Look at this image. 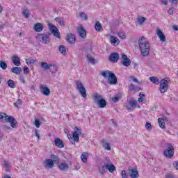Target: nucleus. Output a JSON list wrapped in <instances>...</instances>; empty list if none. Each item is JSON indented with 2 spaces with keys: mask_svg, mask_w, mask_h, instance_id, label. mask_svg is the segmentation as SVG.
<instances>
[{
  "mask_svg": "<svg viewBox=\"0 0 178 178\" xmlns=\"http://www.w3.org/2000/svg\"><path fill=\"white\" fill-rule=\"evenodd\" d=\"M40 92L46 97H49L51 95V90L45 85H40Z\"/></svg>",
  "mask_w": 178,
  "mask_h": 178,
  "instance_id": "4468645a",
  "label": "nucleus"
},
{
  "mask_svg": "<svg viewBox=\"0 0 178 178\" xmlns=\"http://www.w3.org/2000/svg\"><path fill=\"white\" fill-rule=\"evenodd\" d=\"M59 51L60 52V54H62V55H66V47H65V46L63 45H60L59 47Z\"/></svg>",
  "mask_w": 178,
  "mask_h": 178,
  "instance_id": "c9c22d12",
  "label": "nucleus"
},
{
  "mask_svg": "<svg viewBox=\"0 0 178 178\" xmlns=\"http://www.w3.org/2000/svg\"><path fill=\"white\" fill-rule=\"evenodd\" d=\"M143 97H140V98H138V102H143Z\"/></svg>",
  "mask_w": 178,
  "mask_h": 178,
  "instance_id": "774afa93",
  "label": "nucleus"
},
{
  "mask_svg": "<svg viewBox=\"0 0 178 178\" xmlns=\"http://www.w3.org/2000/svg\"><path fill=\"white\" fill-rule=\"evenodd\" d=\"M49 29L51 33L54 34V37H56V38H60V33L56 26L52 24H49Z\"/></svg>",
  "mask_w": 178,
  "mask_h": 178,
  "instance_id": "1a4fd4ad",
  "label": "nucleus"
},
{
  "mask_svg": "<svg viewBox=\"0 0 178 178\" xmlns=\"http://www.w3.org/2000/svg\"><path fill=\"white\" fill-rule=\"evenodd\" d=\"M88 158V152H83L81 156V159L84 163L87 162V159Z\"/></svg>",
  "mask_w": 178,
  "mask_h": 178,
  "instance_id": "7c9ffc66",
  "label": "nucleus"
},
{
  "mask_svg": "<svg viewBox=\"0 0 178 178\" xmlns=\"http://www.w3.org/2000/svg\"><path fill=\"white\" fill-rule=\"evenodd\" d=\"M23 16L25 17L29 18V10H24L22 13Z\"/></svg>",
  "mask_w": 178,
  "mask_h": 178,
  "instance_id": "3c124183",
  "label": "nucleus"
},
{
  "mask_svg": "<svg viewBox=\"0 0 178 178\" xmlns=\"http://www.w3.org/2000/svg\"><path fill=\"white\" fill-rule=\"evenodd\" d=\"M34 30L36 33H41L44 30V25L41 23H37L34 25Z\"/></svg>",
  "mask_w": 178,
  "mask_h": 178,
  "instance_id": "412c9836",
  "label": "nucleus"
},
{
  "mask_svg": "<svg viewBox=\"0 0 178 178\" xmlns=\"http://www.w3.org/2000/svg\"><path fill=\"white\" fill-rule=\"evenodd\" d=\"M79 134H77V132H73L72 136V135H67V137L70 140V141H71L72 144L74 145L76 144V143H79V140H80V137L79 136Z\"/></svg>",
  "mask_w": 178,
  "mask_h": 178,
  "instance_id": "9b49d317",
  "label": "nucleus"
},
{
  "mask_svg": "<svg viewBox=\"0 0 178 178\" xmlns=\"http://www.w3.org/2000/svg\"><path fill=\"white\" fill-rule=\"evenodd\" d=\"M58 24L60 26H65V22H63V20L58 21Z\"/></svg>",
  "mask_w": 178,
  "mask_h": 178,
  "instance_id": "680f3d73",
  "label": "nucleus"
},
{
  "mask_svg": "<svg viewBox=\"0 0 178 178\" xmlns=\"http://www.w3.org/2000/svg\"><path fill=\"white\" fill-rule=\"evenodd\" d=\"M19 80H20L21 83H22L23 84L26 83V81L24 80V76H19Z\"/></svg>",
  "mask_w": 178,
  "mask_h": 178,
  "instance_id": "13d9d810",
  "label": "nucleus"
},
{
  "mask_svg": "<svg viewBox=\"0 0 178 178\" xmlns=\"http://www.w3.org/2000/svg\"><path fill=\"white\" fill-rule=\"evenodd\" d=\"M76 89L81 94V97L83 98H87V91H86V88H84V86H83V83L80 81H76Z\"/></svg>",
  "mask_w": 178,
  "mask_h": 178,
  "instance_id": "0eeeda50",
  "label": "nucleus"
},
{
  "mask_svg": "<svg viewBox=\"0 0 178 178\" xmlns=\"http://www.w3.org/2000/svg\"><path fill=\"white\" fill-rule=\"evenodd\" d=\"M67 41H68L69 44H74L76 42V38L74 35L70 33L67 36Z\"/></svg>",
  "mask_w": 178,
  "mask_h": 178,
  "instance_id": "b1692460",
  "label": "nucleus"
},
{
  "mask_svg": "<svg viewBox=\"0 0 178 178\" xmlns=\"http://www.w3.org/2000/svg\"><path fill=\"white\" fill-rule=\"evenodd\" d=\"M172 29L175 30V31H178V26L177 25H174L172 26Z\"/></svg>",
  "mask_w": 178,
  "mask_h": 178,
  "instance_id": "e2e57ef3",
  "label": "nucleus"
},
{
  "mask_svg": "<svg viewBox=\"0 0 178 178\" xmlns=\"http://www.w3.org/2000/svg\"><path fill=\"white\" fill-rule=\"evenodd\" d=\"M104 98H102V95H99V93H95L93 95V101L95 102V104H97L99 102V101H101V99H103Z\"/></svg>",
  "mask_w": 178,
  "mask_h": 178,
  "instance_id": "5701e85b",
  "label": "nucleus"
},
{
  "mask_svg": "<svg viewBox=\"0 0 178 178\" xmlns=\"http://www.w3.org/2000/svg\"><path fill=\"white\" fill-rule=\"evenodd\" d=\"M118 37H120V38H121L122 40H126V33L119 32Z\"/></svg>",
  "mask_w": 178,
  "mask_h": 178,
  "instance_id": "ea45409f",
  "label": "nucleus"
},
{
  "mask_svg": "<svg viewBox=\"0 0 178 178\" xmlns=\"http://www.w3.org/2000/svg\"><path fill=\"white\" fill-rule=\"evenodd\" d=\"M99 173L101 176H104L106 175V172H110V173H113V172L116 171V167L113 165V163L111 161L109 158H106L99 165L98 167Z\"/></svg>",
  "mask_w": 178,
  "mask_h": 178,
  "instance_id": "f257e3e1",
  "label": "nucleus"
},
{
  "mask_svg": "<svg viewBox=\"0 0 178 178\" xmlns=\"http://www.w3.org/2000/svg\"><path fill=\"white\" fill-rule=\"evenodd\" d=\"M157 36L160 39V41L162 42H165L166 41V37L165 36V34H163V32L161 29L157 30Z\"/></svg>",
  "mask_w": 178,
  "mask_h": 178,
  "instance_id": "aec40b11",
  "label": "nucleus"
},
{
  "mask_svg": "<svg viewBox=\"0 0 178 178\" xmlns=\"http://www.w3.org/2000/svg\"><path fill=\"white\" fill-rule=\"evenodd\" d=\"M12 61L15 66H20L22 65V63H20V58L17 56H13Z\"/></svg>",
  "mask_w": 178,
  "mask_h": 178,
  "instance_id": "4be33fe9",
  "label": "nucleus"
},
{
  "mask_svg": "<svg viewBox=\"0 0 178 178\" xmlns=\"http://www.w3.org/2000/svg\"><path fill=\"white\" fill-rule=\"evenodd\" d=\"M163 155L164 156H165V158H168V159H171V158H173L175 155V147H173L172 143L168 144V148L164 149Z\"/></svg>",
  "mask_w": 178,
  "mask_h": 178,
  "instance_id": "423d86ee",
  "label": "nucleus"
},
{
  "mask_svg": "<svg viewBox=\"0 0 178 178\" xmlns=\"http://www.w3.org/2000/svg\"><path fill=\"white\" fill-rule=\"evenodd\" d=\"M78 34H79L80 37L82 38H86L87 37V32L86 31V29L83 26H80L78 28Z\"/></svg>",
  "mask_w": 178,
  "mask_h": 178,
  "instance_id": "a211bd4d",
  "label": "nucleus"
},
{
  "mask_svg": "<svg viewBox=\"0 0 178 178\" xmlns=\"http://www.w3.org/2000/svg\"><path fill=\"white\" fill-rule=\"evenodd\" d=\"M2 137H3V133H2V131H0V141L1 140H2Z\"/></svg>",
  "mask_w": 178,
  "mask_h": 178,
  "instance_id": "338daca9",
  "label": "nucleus"
},
{
  "mask_svg": "<svg viewBox=\"0 0 178 178\" xmlns=\"http://www.w3.org/2000/svg\"><path fill=\"white\" fill-rule=\"evenodd\" d=\"M35 62V59H31V60H29V63H30V65H33Z\"/></svg>",
  "mask_w": 178,
  "mask_h": 178,
  "instance_id": "0e129e2a",
  "label": "nucleus"
},
{
  "mask_svg": "<svg viewBox=\"0 0 178 178\" xmlns=\"http://www.w3.org/2000/svg\"><path fill=\"white\" fill-rule=\"evenodd\" d=\"M103 147L107 151H111V145L109 143L105 142V140H103Z\"/></svg>",
  "mask_w": 178,
  "mask_h": 178,
  "instance_id": "72a5a7b5",
  "label": "nucleus"
},
{
  "mask_svg": "<svg viewBox=\"0 0 178 178\" xmlns=\"http://www.w3.org/2000/svg\"><path fill=\"white\" fill-rule=\"evenodd\" d=\"M58 168L60 169V170H68L69 164L66 163H61L58 165Z\"/></svg>",
  "mask_w": 178,
  "mask_h": 178,
  "instance_id": "393cba45",
  "label": "nucleus"
},
{
  "mask_svg": "<svg viewBox=\"0 0 178 178\" xmlns=\"http://www.w3.org/2000/svg\"><path fill=\"white\" fill-rule=\"evenodd\" d=\"M96 104L99 108H105V106H106V100H105V99H102L98 103H96Z\"/></svg>",
  "mask_w": 178,
  "mask_h": 178,
  "instance_id": "a878e982",
  "label": "nucleus"
},
{
  "mask_svg": "<svg viewBox=\"0 0 178 178\" xmlns=\"http://www.w3.org/2000/svg\"><path fill=\"white\" fill-rule=\"evenodd\" d=\"M0 67L2 70H6L8 69V64L3 61H0Z\"/></svg>",
  "mask_w": 178,
  "mask_h": 178,
  "instance_id": "e433bc0d",
  "label": "nucleus"
},
{
  "mask_svg": "<svg viewBox=\"0 0 178 178\" xmlns=\"http://www.w3.org/2000/svg\"><path fill=\"white\" fill-rule=\"evenodd\" d=\"M12 73H15V74H20L22 73V67H15L11 69Z\"/></svg>",
  "mask_w": 178,
  "mask_h": 178,
  "instance_id": "bb28decb",
  "label": "nucleus"
},
{
  "mask_svg": "<svg viewBox=\"0 0 178 178\" xmlns=\"http://www.w3.org/2000/svg\"><path fill=\"white\" fill-rule=\"evenodd\" d=\"M110 42L113 45V47H118L120 44V40L119 38L114 35L110 36Z\"/></svg>",
  "mask_w": 178,
  "mask_h": 178,
  "instance_id": "f3484780",
  "label": "nucleus"
},
{
  "mask_svg": "<svg viewBox=\"0 0 178 178\" xmlns=\"http://www.w3.org/2000/svg\"><path fill=\"white\" fill-rule=\"evenodd\" d=\"M43 166L44 168H46L48 169H52V168L54 166V161H52V159H46L43 162Z\"/></svg>",
  "mask_w": 178,
  "mask_h": 178,
  "instance_id": "2eb2a0df",
  "label": "nucleus"
},
{
  "mask_svg": "<svg viewBox=\"0 0 178 178\" xmlns=\"http://www.w3.org/2000/svg\"><path fill=\"white\" fill-rule=\"evenodd\" d=\"M30 71H29V67H24V74H29Z\"/></svg>",
  "mask_w": 178,
  "mask_h": 178,
  "instance_id": "4d7b16f0",
  "label": "nucleus"
},
{
  "mask_svg": "<svg viewBox=\"0 0 178 178\" xmlns=\"http://www.w3.org/2000/svg\"><path fill=\"white\" fill-rule=\"evenodd\" d=\"M80 17H81V19H84V20H87L88 19V17L84 13H81L80 14Z\"/></svg>",
  "mask_w": 178,
  "mask_h": 178,
  "instance_id": "09e8293b",
  "label": "nucleus"
},
{
  "mask_svg": "<svg viewBox=\"0 0 178 178\" xmlns=\"http://www.w3.org/2000/svg\"><path fill=\"white\" fill-rule=\"evenodd\" d=\"M3 130H5V131H8V133H9V131H10V130H12V129L10 128V127L4 124L3 125Z\"/></svg>",
  "mask_w": 178,
  "mask_h": 178,
  "instance_id": "37998d69",
  "label": "nucleus"
},
{
  "mask_svg": "<svg viewBox=\"0 0 178 178\" xmlns=\"http://www.w3.org/2000/svg\"><path fill=\"white\" fill-rule=\"evenodd\" d=\"M54 144L58 148H63V147H65V144H63V141H62V140H60V138H55Z\"/></svg>",
  "mask_w": 178,
  "mask_h": 178,
  "instance_id": "6ab92c4d",
  "label": "nucleus"
},
{
  "mask_svg": "<svg viewBox=\"0 0 178 178\" xmlns=\"http://www.w3.org/2000/svg\"><path fill=\"white\" fill-rule=\"evenodd\" d=\"M3 165H5V168H6V169H9V168H10V165L6 161H3Z\"/></svg>",
  "mask_w": 178,
  "mask_h": 178,
  "instance_id": "6e6d98bb",
  "label": "nucleus"
},
{
  "mask_svg": "<svg viewBox=\"0 0 178 178\" xmlns=\"http://www.w3.org/2000/svg\"><path fill=\"white\" fill-rule=\"evenodd\" d=\"M95 29L96 31H98V32H101L102 31V30H104V29H102V25L101 24V23H99V22H96L95 25Z\"/></svg>",
  "mask_w": 178,
  "mask_h": 178,
  "instance_id": "c85d7f7f",
  "label": "nucleus"
},
{
  "mask_svg": "<svg viewBox=\"0 0 178 178\" xmlns=\"http://www.w3.org/2000/svg\"><path fill=\"white\" fill-rule=\"evenodd\" d=\"M146 19L144 17H138V23L139 24H143V23H144V22H145Z\"/></svg>",
  "mask_w": 178,
  "mask_h": 178,
  "instance_id": "a19ab883",
  "label": "nucleus"
},
{
  "mask_svg": "<svg viewBox=\"0 0 178 178\" xmlns=\"http://www.w3.org/2000/svg\"><path fill=\"white\" fill-rule=\"evenodd\" d=\"M74 133H76V134L80 136L81 134V129L77 127H75Z\"/></svg>",
  "mask_w": 178,
  "mask_h": 178,
  "instance_id": "a18cd8bd",
  "label": "nucleus"
},
{
  "mask_svg": "<svg viewBox=\"0 0 178 178\" xmlns=\"http://www.w3.org/2000/svg\"><path fill=\"white\" fill-rule=\"evenodd\" d=\"M128 172L131 178H138V171L137 169H133V168H129L128 169Z\"/></svg>",
  "mask_w": 178,
  "mask_h": 178,
  "instance_id": "dca6fc26",
  "label": "nucleus"
},
{
  "mask_svg": "<svg viewBox=\"0 0 178 178\" xmlns=\"http://www.w3.org/2000/svg\"><path fill=\"white\" fill-rule=\"evenodd\" d=\"M121 97H122L121 94H118L116 96H115L112 98L113 102H118V101H119V99H120Z\"/></svg>",
  "mask_w": 178,
  "mask_h": 178,
  "instance_id": "58836bf2",
  "label": "nucleus"
},
{
  "mask_svg": "<svg viewBox=\"0 0 178 178\" xmlns=\"http://www.w3.org/2000/svg\"><path fill=\"white\" fill-rule=\"evenodd\" d=\"M129 91H134V90H136V86H134V84H131L129 86Z\"/></svg>",
  "mask_w": 178,
  "mask_h": 178,
  "instance_id": "864d4df0",
  "label": "nucleus"
},
{
  "mask_svg": "<svg viewBox=\"0 0 178 178\" xmlns=\"http://www.w3.org/2000/svg\"><path fill=\"white\" fill-rule=\"evenodd\" d=\"M132 81H134V83H138V79H137V78L133 77Z\"/></svg>",
  "mask_w": 178,
  "mask_h": 178,
  "instance_id": "69168bd1",
  "label": "nucleus"
},
{
  "mask_svg": "<svg viewBox=\"0 0 178 178\" xmlns=\"http://www.w3.org/2000/svg\"><path fill=\"white\" fill-rule=\"evenodd\" d=\"M173 165H174L175 168H176V169H177V170H178V161H175L173 163Z\"/></svg>",
  "mask_w": 178,
  "mask_h": 178,
  "instance_id": "bf43d9fd",
  "label": "nucleus"
},
{
  "mask_svg": "<svg viewBox=\"0 0 178 178\" xmlns=\"http://www.w3.org/2000/svg\"><path fill=\"white\" fill-rule=\"evenodd\" d=\"M104 79H107V81L110 86L118 84V77L115 74L109 70L104 71L100 73Z\"/></svg>",
  "mask_w": 178,
  "mask_h": 178,
  "instance_id": "7ed1b4c3",
  "label": "nucleus"
},
{
  "mask_svg": "<svg viewBox=\"0 0 178 178\" xmlns=\"http://www.w3.org/2000/svg\"><path fill=\"white\" fill-rule=\"evenodd\" d=\"M139 49L140 50L143 56H148L149 55V51L151 49V45L149 42L147 41V39L144 37L139 38L138 40Z\"/></svg>",
  "mask_w": 178,
  "mask_h": 178,
  "instance_id": "f03ea898",
  "label": "nucleus"
},
{
  "mask_svg": "<svg viewBox=\"0 0 178 178\" xmlns=\"http://www.w3.org/2000/svg\"><path fill=\"white\" fill-rule=\"evenodd\" d=\"M121 176L122 178H129V175H127V173H126V170H124L121 171Z\"/></svg>",
  "mask_w": 178,
  "mask_h": 178,
  "instance_id": "c03bdc74",
  "label": "nucleus"
},
{
  "mask_svg": "<svg viewBox=\"0 0 178 178\" xmlns=\"http://www.w3.org/2000/svg\"><path fill=\"white\" fill-rule=\"evenodd\" d=\"M121 64L122 66H125L126 67H129L130 65H131V60L130 58H127V55L124 54H122L121 55Z\"/></svg>",
  "mask_w": 178,
  "mask_h": 178,
  "instance_id": "9d476101",
  "label": "nucleus"
},
{
  "mask_svg": "<svg viewBox=\"0 0 178 178\" xmlns=\"http://www.w3.org/2000/svg\"><path fill=\"white\" fill-rule=\"evenodd\" d=\"M19 105H22V99H18L17 101L14 103V106H16L17 108V106H19Z\"/></svg>",
  "mask_w": 178,
  "mask_h": 178,
  "instance_id": "8fccbe9b",
  "label": "nucleus"
},
{
  "mask_svg": "<svg viewBox=\"0 0 178 178\" xmlns=\"http://www.w3.org/2000/svg\"><path fill=\"white\" fill-rule=\"evenodd\" d=\"M169 83H170V80H168V78H165L160 81L159 90L161 94H165V92L168 91V89L169 88Z\"/></svg>",
  "mask_w": 178,
  "mask_h": 178,
  "instance_id": "39448f33",
  "label": "nucleus"
},
{
  "mask_svg": "<svg viewBox=\"0 0 178 178\" xmlns=\"http://www.w3.org/2000/svg\"><path fill=\"white\" fill-rule=\"evenodd\" d=\"M40 66L42 69H44V70H49V64L44 63V62H41L40 63Z\"/></svg>",
  "mask_w": 178,
  "mask_h": 178,
  "instance_id": "f704fd0d",
  "label": "nucleus"
},
{
  "mask_svg": "<svg viewBox=\"0 0 178 178\" xmlns=\"http://www.w3.org/2000/svg\"><path fill=\"white\" fill-rule=\"evenodd\" d=\"M51 159H53L54 162H59V158L56 156L55 154H51Z\"/></svg>",
  "mask_w": 178,
  "mask_h": 178,
  "instance_id": "49530a36",
  "label": "nucleus"
},
{
  "mask_svg": "<svg viewBox=\"0 0 178 178\" xmlns=\"http://www.w3.org/2000/svg\"><path fill=\"white\" fill-rule=\"evenodd\" d=\"M38 38L41 41L42 44H49V36L47 33H42L38 36Z\"/></svg>",
  "mask_w": 178,
  "mask_h": 178,
  "instance_id": "ddd939ff",
  "label": "nucleus"
},
{
  "mask_svg": "<svg viewBox=\"0 0 178 178\" xmlns=\"http://www.w3.org/2000/svg\"><path fill=\"white\" fill-rule=\"evenodd\" d=\"M49 70L51 73H56L58 72V67L55 64H49Z\"/></svg>",
  "mask_w": 178,
  "mask_h": 178,
  "instance_id": "cd10ccee",
  "label": "nucleus"
},
{
  "mask_svg": "<svg viewBox=\"0 0 178 178\" xmlns=\"http://www.w3.org/2000/svg\"><path fill=\"white\" fill-rule=\"evenodd\" d=\"M168 13L169 15H173V13H175V8L173 7L169 8V10H168Z\"/></svg>",
  "mask_w": 178,
  "mask_h": 178,
  "instance_id": "603ef678",
  "label": "nucleus"
},
{
  "mask_svg": "<svg viewBox=\"0 0 178 178\" xmlns=\"http://www.w3.org/2000/svg\"><path fill=\"white\" fill-rule=\"evenodd\" d=\"M158 122L159 124V127H161V129H165V119L162 118H159L158 119Z\"/></svg>",
  "mask_w": 178,
  "mask_h": 178,
  "instance_id": "c756f323",
  "label": "nucleus"
},
{
  "mask_svg": "<svg viewBox=\"0 0 178 178\" xmlns=\"http://www.w3.org/2000/svg\"><path fill=\"white\" fill-rule=\"evenodd\" d=\"M7 84L8 87H10V88H16V83H15V81L10 79L8 81Z\"/></svg>",
  "mask_w": 178,
  "mask_h": 178,
  "instance_id": "473e14b6",
  "label": "nucleus"
},
{
  "mask_svg": "<svg viewBox=\"0 0 178 178\" xmlns=\"http://www.w3.org/2000/svg\"><path fill=\"white\" fill-rule=\"evenodd\" d=\"M35 134L38 137V140H41L40 134L38 133V129H35Z\"/></svg>",
  "mask_w": 178,
  "mask_h": 178,
  "instance_id": "5fc2aeb1",
  "label": "nucleus"
},
{
  "mask_svg": "<svg viewBox=\"0 0 178 178\" xmlns=\"http://www.w3.org/2000/svg\"><path fill=\"white\" fill-rule=\"evenodd\" d=\"M88 62H90V63H95V59L94 58H92L91 54H88L87 56Z\"/></svg>",
  "mask_w": 178,
  "mask_h": 178,
  "instance_id": "4c0bfd02",
  "label": "nucleus"
},
{
  "mask_svg": "<svg viewBox=\"0 0 178 178\" xmlns=\"http://www.w3.org/2000/svg\"><path fill=\"white\" fill-rule=\"evenodd\" d=\"M145 128L147 129V130H149V131L152 130V126L151 125V123L146 122Z\"/></svg>",
  "mask_w": 178,
  "mask_h": 178,
  "instance_id": "de8ad7c7",
  "label": "nucleus"
},
{
  "mask_svg": "<svg viewBox=\"0 0 178 178\" xmlns=\"http://www.w3.org/2000/svg\"><path fill=\"white\" fill-rule=\"evenodd\" d=\"M120 56L118 53H112L108 57V60L112 63H118Z\"/></svg>",
  "mask_w": 178,
  "mask_h": 178,
  "instance_id": "f8f14e48",
  "label": "nucleus"
},
{
  "mask_svg": "<svg viewBox=\"0 0 178 178\" xmlns=\"http://www.w3.org/2000/svg\"><path fill=\"white\" fill-rule=\"evenodd\" d=\"M136 107L140 108L137 100H129L128 102L125 104V108L128 111H134Z\"/></svg>",
  "mask_w": 178,
  "mask_h": 178,
  "instance_id": "6e6552de",
  "label": "nucleus"
},
{
  "mask_svg": "<svg viewBox=\"0 0 178 178\" xmlns=\"http://www.w3.org/2000/svg\"><path fill=\"white\" fill-rule=\"evenodd\" d=\"M0 122H3V123H10L13 129H16V124H17V120H16L13 116L8 115L4 113H0Z\"/></svg>",
  "mask_w": 178,
  "mask_h": 178,
  "instance_id": "20e7f679",
  "label": "nucleus"
},
{
  "mask_svg": "<svg viewBox=\"0 0 178 178\" xmlns=\"http://www.w3.org/2000/svg\"><path fill=\"white\" fill-rule=\"evenodd\" d=\"M149 80L152 83H153L154 84H159V79H158V77L156 76H151L149 77Z\"/></svg>",
  "mask_w": 178,
  "mask_h": 178,
  "instance_id": "2f4dec72",
  "label": "nucleus"
},
{
  "mask_svg": "<svg viewBox=\"0 0 178 178\" xmlns=\"http://www.w3.org/2000/svg\"><path fill=\"white\" fill-rule=\"evenodd\" d=\"M113 122V124L115 126V127H118V123L116 122V121H115V120L112 119L111 120Z\"/></svg>",
  "mask_w": 178,
  "mask_h": 178,
  "instance_id": "052dcab7",
  "label": "nucleus"
},
{
  "mask_svg": "<svg viewBox=\"0 0 178 178\" xmlns=\"http://www.w3.org/2000/svg\"><path fill=\"white\" fill-rule=\"evenodd\" d=\"M35 126L38 129L41 126V122L38 118L35 119Z\"/></svg>",
  "mask_w": 178,
  "mask_h": 178,
  "instance_id": "79ce46f5",
  "label": "nucleus"
}]
</instances>
